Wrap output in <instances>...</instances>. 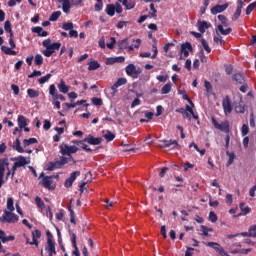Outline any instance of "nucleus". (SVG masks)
Listing matches in <instances>:
<instances>
[{"mask_svg":"<svg viewBox=\"0 0 256 256\" xmlns=\"http://www.w3.org/2000/svg\"><path fill=\"white\" fill-rule=\"evenodd\" d=\"M19 216L11 211H4V214L0 217V223H17Z\"/></svg>","mask_w":256,"mask_h":256,"instance_id":"1","label":"nucleus"},{"mask_svg":"<svg viewBox=\"0 0 256 256\" xmlns=\"http://www.w3.org/2000/svg\"><path fill=\"white\" fill-rule=\"evenodd\" d=\"M78 151H79V148L75 145L69 146L68 144H65V143H62L60 145V153L63 156L67 155L68 157H71L72 153H77Z\"/></svg>","mask_w":256,"mask_h":256,"instance_id":"2","label":"nucleus"},{"mask_svg":"<svg viewBox=\"0 0 256 256\" xmlns=\"http://www.w3.org/2000/svg\"><path fill=\"white\" fill-rule=\"evenodd\" d=\"M40 179L42 178L41 185L44 189H49V191H53L55 186H53V176H45V173L40 174Z\"/></svg>","mask_w":256,"mask_h":256,"instance_id":"3","label":"nucleus"},{"mask_svg":"<svg viewBox=\"0 0 256 256\" xmlns=\"http://www.w3.org/2000/svg\"><path fill=\"white\" fill-rule=\"evenodd\" d=\"M206 247H212L214 251H217L219 255H225V256H231L229 255L223 247H221V244L217 242H202Z\"/></svg>","mask_w":256,"mask_h":256,"instance_id":"4","label":"nucleus"},{"mask_svg":"<svg viewBox=\"0 0 256 256\" xmlns=\"http://www.w3.org/2000/svg\"><path fill=\"white\" fill-rule=\"evenodd\" d=\"M212 125H214L215 129L222 131L223 133H229V121H223L221 124L217 121V119L212 118Z\"/></svg>","mask_w":256,"mask_h":256,"instance_id":"5","label":"nucleus"},{"mask_svg":"<svg viewBox=\"0 0 256 256\" xmlns=\"http://www.w3.org/2000/svg\"><path fill=\"white\" fill-rule=\"evenodd\" d=\"M222 107L225 115H231L233 111V105L231 104V98L229 96H225L222 99Z\"/></svg>","mask_w":256,"mask_h":256,"instance_id":"6","label":"nucleus"},{"mask_svg":"<svg viewBox=\"0 0 256 256\" xmlns=\"http://www.w3.org/2000/svg\"><path fill=\"white\" fill-rule=\"evenodd\" d=\"M0 253H5V249H3V244L2 243H7V241H15V237L13 235L7 236L5 231L0 230Z\"/></svg>","mask_w":256,"mask_h":256,"instance_id":"7","label":"nucleus"},{"mask_svg":"<svg viewBox=\"0 0 256 256\" xmlns=\"http://www.w3.org/2000/svg\"><path fill=\"white\" fill-rule=\"evenodd\" d=\"M81 175V171H74L70 174V177L67 178L64 182V186L69 189L70 187H73V183H75V180L77 177Z\"/></svg>","mask_w":256,"mask_h":256,"instance_id":"8","label":"nucleus"},{"mask_svg":"<svg viewBox=\"0 0 256 256\" xmlns=\"http://www.w3.org/2000/svg\"><path fill=\"white\" fill-rule=\"evenodd\" d=\"M140 73L141 72L137 70V67H135L134 64H129L128 66H126V74L129 77H133V79H137Z\"/></svg>","mask_w":256,"mask_h":256,"instance_id":"9","label":"nucleus"},{"mask_svg":"<svg viewBox=\"0 0 256 256\" xmlns=\"http://www.w3.org/2000/svg\"><path fill=\"white\" fill-rule=\"evenodd\" d=\"M67 163H72V165H75L77 161L75 160V158H73V156H69L68 158L65 156H61L60 160L57 161V165L60 169L61 167H63V165H67Z\"/></svg>","mask_w":256,"mask_h":256,"instance_id":"10","label":"nucleus"},{"mask_svg":"<svg viewBox=\"0 0 256 256\" xmlns=\"http://www.w3.org/2000/svg\"><path fill=\"white\" fill-rule=\"evenodd\" d=\"M162 145L160 147H171V149H181V145L177 140H161Z\"/></svg>","mask_w":256,"mask_h":256,"instance_id":"11","label":"nucleus"},{"mask_svg":"<svg viewBox=\"0 0 256 256\" xmlns=\"http://www.w3.org/2000/svg\"><path fill=\"white\" fill-rule=\"evenodd\" d=\"M84 141H86V143L89 145H101V143H103V138H95L93 135L89 134L86 138H84Z\"/></svg>","mask_w":256,"mask_h":256,"instance_id":"12","label":"nucleus"},{"mask_svg":"<svg viewBox=\"0 0 256 256\" xmlns=\"http://www.w3.org/2000/svg\"><path fill=\"white\" fill-rule=\"evenodd\" d=\"M122 85H127V78H119L111 87V90L113 91L112 95H115L117 93V89L119 87H122Z\"/></svg>","mask_w":256,"mask_h":256,"instance_id":"13","label":"nucleus"},{"mask_svg":"<svg viewBox=\"0 0 256 256\" xmlns=\"http://www.w3.org/2000/svg\"><path fill=\"white\" fill-rule=\"evenodd\" d=\"M223 27H229V23L227 22V20L217 26V29L218 31H220L221 35H230V33L233 31L232 28L224 29Z\"/></svg>","mask_w":256,"mask_h":256,"instance_id":"14","label":"nucleus"},{"mask_svg":"<svg viewBox=\"0 0 256 256\" xmlns=\"http://www.w3.org/2000/svg\"><path fill=\"white\" fill-rule=\"evenodd\" d=\"M197 27H198V31L200 33H205V31H207V29H210L211 27V23L205 21V20H198L197 22Z\"/></svg>","mask_w":256,"mask_h":256,"instance_id":"15","label":"nucleus"},{"mask_svg":"<svg viewBox=\"0 0 256 256\" xmlns=\"http://www.w3.org/2000/svg\"><path fill=\"white\" fill-rule=\"evenodd\" d=\"M37 239H41V230L39 229L32 231V242H30V245L39 247V241Z\"/></svg>","mask_w":256,"mask_h":256,"instance_id":"16","label":"nucleus"},{"mask_svg":"<svg viewBox=\"0 0 256 256\" xmlns=\"http://www.w3.org/2000/svg\"><path fill=\"white\" fill-rule=\"evenodd\" d=\"M229 7V4H223V5H216L211 8L212 15H217V13H223V11L227 10Z\"/></svg>","mask_w":256,"mask_h":256,"instance_id":"17","label":"nucleus"},{"mask_svg":"<svg viewBox=\"0 0 256 256\" xmlns=\"http://www.w3.org/2000/svg\"><path fill=\"white\" fill-rule=\"evenodd\" d=\"M189 51H193V46L191 45V43H183L181 45V53L184 55V57H189Z\"/></svg>","mask_w":256,"mask_h":256,"instance_id":"18","label":"nucleus"},{"mask_svg":"<svg viewBox=\"0 0 256 256\" xmlns=\"http://www.w3.org/2000/svg\"><path fill=\"white\" fill-rule=\"evenodd\" d=\"M232 79L238 83V85H244L245 83V75H243L241 72L234 73Z\"/></svg>","mask_w":256,"mask_h":256,"instance_id":"19","label":"nucleus"},{"mask_svg":"<svg viewBox=\"0 0 256 256\" xmlns=\"http://www.w3.org/2000/svg\"><path fill=\"white\" fill-rule=\"evenodd\" d=\"M12 161H16L14 164L19 168V167H25V165H28L29 162H27V159L24 156H18Z\"/></svg>","mask_w":256,"mask_h":256,"instance_id":"20","label":"nucleus"},{"mask_svg":"<svg viewBox=\"0 0 256 256\" xmlns=\"http://www.w3.org/2000/svg\"><path fill=\"white\" fill-rule=\"evenodd\" d=\"M239 5L237 6L236 12L234 13L233 17H232V21H237V19H239V17H241V11L243 9V1L242 0H238Z\"/></svg>","mask_w":256,"mask_h":256,"instance_id":"21","label":"nucleus"},{"mask_svg":"<svg viewBox=\"0 0 256 256\" xmlns=\"http://www.w3.org/2000/svg\"><path fill=\"white\" fill-rule=\"evenodd\" d=\"M71 241L72 247L74 248L73 255L81 256V254L79 253V248L77 247V235L72 234Z\"/></svg>","mask_w":256,"mask_h":256,"instance_id":"22","label":"nucleus"},{"mask_svg":"<svg viewBox=\"0 0 256 256\" xmlns=\"http://www.w3.org/2000/svg\"><path fill=\"white\" fill-rule=\"evenodd\" d=\"M58 3H62V11L64 13H69L71 11V1L70 0H61Z\"/></svg>","mask_w":256,"mask_h":256,"instance_id":"23","label":"nucleus"},{"mask_svg":"<svg viewBox=\"0 0 256 256\" xmlns=\"http://www.w3.org/2000/svg\"><path fill=\"white\" fill-rule=\"evenodd\" d=\"M5 167L9 169V159L8 158H1L0 159V173L5 174Z\"/></svg>","mask_w":256,"mask_h":256,"instance_id":"24","label":"nucleus"},{"mask_svg":"<svg viewBox=\"0 0 256 256\" xmlns=\"http://www.w3.org/2000/svg\"><path fill=\"white\" fill-rule=\"evenodd\" d=\"M85 143H87V141H85V139L76 141V145H78V147H81V149H83L84 151L91 153V151H93V150Z\"/></svg>","mask_w":256,"mask_h":256,"instance_id":"25","label":"nucleus"},{"mask_svg":"<svg viewBox=\"0 0 256 256\" xmlns=\"http://www.w3.org/2000/svg\"><path fill=\"white\" fill-rule=\"evenodd\" d=\"M101 67L98 61L94 60L88 63V71H97Z\"/></svg>","mask_w":256,"mask_h":256,"instance_id":"26","label":"nucleus"},{"mask_svg":"<svg viewBox=\"0 0 256 256\" xmlns=\"http://www.w3.org/2000/svg\"><path fill=\"white\" fill-rule=\"evenodd\" d=\"M226 155L229 157L226 163V167H231V165H233V162L235 161V152L226 151Z\"/></svg>","mask_w":256,"mask_h":256,"instance_id":"27","label":"nucleus"},{"mask_svg":"<svg viewBox=\"0 0 256 256\" xmlns=\"http://www.w3.org/2000/svg\"><path fill=\"white\" fill-rule=\"evenodd\" d=\"M17 121L20 129H23V127H27V118L25 116L19 115Z\"/></svg>","mask_w":256,"mask_h":256,"instance_id":"28","label":"nucleus"},{"mask_svg":"<svg viewBox=\"0 0 256 256\" xmlns=\"http://www.w3.org/2000/svg\"><path fill=\"white\" fill-rule=\"evenodd\" d=\"M122 5L125 6L126 11H131V9H135V2L129 0H122Z\"/></svg>","mask_w":256,"mask_h":256,"instance_id":"29","label":"nucleus"},{"mask_svg":"<svg viewBox=\"0 0 256 256\" xmlns=\"http://www.w3.org/2000/svg\"><path fill=\"white\" fill-rule=\"evenodd\" d=\"M1 52L5 53V55H17V51L13 50V48H9L7 46H1Z\"/></svg>","mask_w":256,"mask_h":256,"instance_id":"30","label":"nucleus"},{"mask_svg":"<svg viewBox=\"0 0 256 256\" xmlns=\"http://www.w3.org/2000/svg\"><path fill=\"white\" fill-rule=\"evenodd\" d=\"M200 228L202 229V233H200L202 237H209V233H213V228H209L205 225H201Z\"/></svg>","mask_w":256,"mask_h":256,"instance_id":"31","label":"nucleus"},{"mask_svg":"<svg viewBox=\"0 0 256 256\" xmlns=\"http://www.w3.org/2000/svg\"><path fill=\"white\" fill-rule=\"evenodd\" d=\"M13 149H16L18 153H25V150L23 149V147H21V140H19V138L15 140L13 144Z\"/></svg>","mask_w":256,"mask_h":256,"instance_id":"32","label":"nucleus"},{"mask_svg":"<svg viewBox=\"0 0 256 256\" xmlns=\"http://www.w3.org/2000/svg\"><path fill=\"white\" fill-rule=\"evenodd\" d=\"M60 93H69V86H66L65 81L61 80L58 84Z\"/></svg>","mask_w":256,"mask_h":256,"instance_id":"33","label":"nucleus"},{"mask_svg":"<svg viewBox=\"0 0 256 256\" xmlns=\"http://www.w3.org/2000/svg\"><path fill=\"white\" fill-rule=\"evenodd\" d=\"M106 13L109 17H113L115 15V4H108L106 6Z\"/></svg>","mask_w":256,"mask_h":256,"instance_id":"34","label":"nucleus"},{"mask_svg":"<svg viewBox=\"0 0 256 256\" xmlns=\"http://www.w3.org/2000/svg\"><path fill=\"white\" fill-rule=\"evenodd\" d=\"M45 251L49 253V256L57 255V250H55V244H48Z\"/></svg>","mask_w":256,"mask_h":256,"instance_id":"35","label":"nucleus"},{"mask_svg":"<svg viewBox=\"0 0 256 256\" xmlns=\"http://www.w3.org/2000/svg\"><path fill=\"white\" fill-rule=\"evenodd\" d=\"M48 49L52 52V54L55 53V51H59V49H61V42L52 43Z\"/></svg>","mask_w":256,"mask_h":256,"instance_id":"36","label":"nucleus"},{"mask_svg":"<svg viewBox=\"0 0 256 256\" xmlns=\"http://www.w3.org/2000/svg\"><path fill=\"white\" fill-rule=\"evenodd\" d=\"M129 45V39H123L118 41V48L123 50V49H127V46Z\"/></svg>","mask_w":256,"mask_h":256,"instance_id":"37","label":"nucleus"},{"mask_svg":"<svg viewBox=\"0 0 256 256\" xmlns=\"http://www.w3.org/2000/svg\"><path fill=\"white\" fill-rule=\"evenodd\" d=\"M103 137L104 139H106L107 143H110V141H113V139H115V134L107 130L106 133L103 135Z\"/></svg>","mask_w":256,"mask_h":256,"instance_id":"38","label":"nucleus"},{"mask_svg":"<svg viewBox=\"0 0 256 256\" xmlns=\"http://www.w3.org/2000/svg\"><path fill=\"white\" fill-rule=\"evenodd\" d=\"M35 143H38L37 138H29L23 140L24 147H29V145H35Z\"/></svg>","mask_w":256,"mask_h":256,"instance_id":"39","label":"nucleus"},{"mask_svg":"<svg viewBox=\"0 0 256 256\" xmlns=\"http://www.w3.org/2000/svg\"><path fill=\"white\" fill-rule=\"evenodd\" d=\"M27 95H28V97H30V99H35V97L39 96V91L29 88L27 90Z\"/></svg>","mask_w":256,"mask_h":256,"instance_id":"40","label":"nucleus"},{"mask_svg":"<svg viewBox=\"0 0 256 256\" xmlns=\"http://www.w3.org/2000/svg\"><path fill=\"white\" fill-rule=\"evenodd\" d=\"M240 209L242 213L240 215H248V213H251V208L249 206L245 207V203H240Z\"/></svg>","mask_w":256,"mask_h":256,"instance_id":"41","label":"nucleus"},{"mask_svg":"<svg viewBox=\"0 0 256 256\" xmlns=\"http://www.w3.org/2000/svg\"><path fill=\"white\" fill-rule=\"evenodd\" d=\"M34 65L38 67L43 65V56L41 54H36L34 58Z\"/></svg>","mask_w":256,"mask_h":256,"instance_id":"42","label":"nucleus"},{"mask_svg":"<svg viewBox=\"0 0 256 256\" xmlns=\"http://www.w3.org/2000/svg\"><path fill=\"white\" fill-rule=\"evenodd\" d=\"M35 203H36V207H38V209H43V207H45V202H43V200L41 199V197L36 196L34 199Z\"/></svg>","mask_w":256,"mask_h":256,"instance_id":"43","label":"nucleus"},{"mask_svg":"<svg viewBox=\"0 0 256 256\" xmlns=\"http://www.w3.org/2000/svg\"><path fill=\"white\" fill-rule=\"evenodd\" d=\"M153 115H154L153 112H146L145 113L146 119L141 118L140 123H149V121H151V119H153Z\"/></svg>","mask_w":256,"mask_h":256,"instance_id":"44","label":"nucleus"},{"mask_svg":"<svg viewBox=\"0 0 256 256\" xmlns=\"http://www.w3.org/2000/svg\"><path fill=\"white\" fill-rule=\"evenodd\" d=\"M46 236H47V245H55V241L53 240V234L51 233V231L47 230Z\"/></svg>","mask_w":256,"mask_h":256,"instance_id":"45","label":"nucleus"},{"mask_svg":"<svg viewBox=\"0 0 256 256\" xmlns=\"http://www.w3.org/2000/svg\"><path fill=\"white\" fill-rule=\"evenodd\" d=\"M68 211L70 213V222L73 223V225H77V221L75 220V212L73 211V208H71V205L68 206Z\"/></svg>","mask_w":256,"mask_h":256,"instance_id":"46","label":"nucleus"},{"mask_svg":"<svg viewBox=\"0 0 256 256\" xmlns=\"http://www.w3.org/2000/svg\"><path fill=\"white\" fill-rule=\"evenodd\" d=\"M161 93L162 95H167L171 93V83H167L166 85H164L161 89Z\"/></svg>","mask_w":256,"mask_h":256,"instance_id":"47","label":"nucleus"},{"mask_svg":"<svg viewBox=\"0 0 256 256\" xmlns=\"http://www.w3.org/2000/svg\"><path fill=\"white\" fill-rule=\"evenodd\" d=\"M201 45L203 49H205L206 53H211V47H209V43H207V40H205V38L201 39Z\"/></svg>","mask_w":256,"mask_h":256,"instance_id":"48","label":"nucleus"},{"mask_svg":"<svg viewBox=\"0 0 256 256\" xmlns=\"http://www.w3.org/2000/svg\"><path fill=\"white\" fill-rule=\"evenodd\" d=\"M4 29H5L6 33H9L10 35H13V29L11 28V22L9 20H7L4 23Z\"/></svg>","mask_w":256,"mask_h":256,"instance_id":"49","label":"nucleus"},{"mask_svg":"<svg viewBox=\"0 0 256 256\" xmlns=\"http://www.w3.org/2000/svg\"><path fill=\"white\" fill-rule=\"evenodd\" d=\"M62 29L64 31H71V30H73V22H64L62 24Z\"/></svg>","mask_w":256,"mask_h":256,"instance_id":"50","label":"nucleus"},{"mask_svg":"<svg viewBox=\"0 0 256 256\" xmlns=\"http://www.w3.org/2000/svg\"><path fill=\"white\" fill-rule=\"evenodd\" d=\"M49 79H51V74H47L41 78L38 79V83L40 85H45V83H47V81H49Z\"/></svg>","mask_w":256,"mask_h":256,"instance_id":"51","label":"nucleus"},{"mask_svg":"<svg viewBox=\"0 0 256 256\" xmlns=\"http://www.w3.org/2000/svg\"><path fill=\"white\" fill-rule=\"evenodd\" d=\"M256 8V2H252L249 4L246 8V15H251L253 13V10Z\"/></svg>","mask_w":256,"mask_h":256,"instance_id":"52","label":"nucleus"},{"mask_svg":"<svg viewBox=\"0 0 256 256\" xmlns=\"http://www.w3.org/2000/svg\"><path fill=\"white\" fill-rule=\"evenodd\" d=\"M49 95H51L53 99H55L56 95H58L57 88H55V84L49 86Z\"/></svg>","mask_w":256,"mask_h":256,"instance_id":"53","label":"nucleus"},{"mask_svg":"<svg viewBox=\"0 0 256 256\" xmlns=\"http://www.w3.org/2000/svg\"><path fill=\"white\" fill-rule=\"evenodd\" d=\"M91 101L96 107H101V105H103V99L101 98L94 97L91 99Z\"/></svg>","mask_w":256,"mask_h":256,"instance_id":"54","label":"nucleus"},{"mask_svg":"<svg viewBox=\"0 0 256 256\" xmlns=\"http://www.w3.org/2000/svg\"><path fill=\"white\" fill-rule=\"evenodd\" d=\"M61 17V11L53 12L49 18V21H57Z\"/></svg>","mask_w":256,"mask_h":256,"instance_id":"55","label":"nucleus"},{"mask_svg":"<svg viewBox=\"0 0 256 256\" xmlns=\"http://www.w3.org/2000/svg\"><path fill=\"white\" fill-rule=\"evenodd\" d=\"M7 209L10 212L15 211V206H13V198H8L7 199Z\"/></svg>","mask_w":256,"mask_h":256,"instance_id":"56","label":"nucleus"},{"mask_svg":"<svg viewBox=\"0 0 256 256\" xmlns=\"http://www.w3.org/2000/svg\"><path fill=\"white\" fill-rule=\"evenodd\" d=\"M235 111L236 113H240V114L245 113V105L239 103L238 105L235 106Z\"/></svg>","mask_w":256,"mask_h":256,"instance_id":"57","label":"nucleus"},{"mask_svg":"<svg viewBox=\"0 0 256 256\" xmlns=\"http://www.w3.org/2000/svg\"><path fill=\"white\" fill-rule=\"evenodd\" d=\"M249 133V126L247 124H243L241 127V135L245 137Z\"/></svg>","mask_w":256,"mask_h":256,"instance_id":"58","label":"nucleus"},{"mask_svg":"<svg viewBox=\"0 0 256 256\" xmlns=\"http://www.w3.org/2000/svg\"><path fill=\"white\" fill-rule=\"evenodd\" d=\"M55 169H60L57 161L49 162L48 171H55Z\"/></svg>","mask_w":256,"mask_h":256,"instance_id":"59","label":"nucleus"},{"mask_svg":"<svg viewBox=\"0 0 256 256\" xmlns=\"http://www.w3.org/2000/svg\"><path fill=\"white\" fill-rule=\"evenodd\" d=\"M150 10L152 12H149L150 17H157V9H155V4H150Z\"/></svg>","mask_w":256,"mask_h":256,"instance_id":"60","label":"nucleus"},{"mask_svg":"<svg viewBox=\"0 0 256 256\" xmlns=\"http://www.w3.org/2000/svg\"><path fill=\"white\" fill-rule=\"evenodd\" d=\"M209 220L211 221V223H217V214H215V212L211 211L209 213Z\"/></svg>","mask_w":256,"mask_h":256,"instance_id":"61","label":"nucleus"},{"mask_svg":"<svg viewBox=\"0 0 256 256\" xmlns=\"http://www.w3.org/2000/svg\"><path fill=\"white\" fill-rule=\"evenodd\" d=\"M152 51H153V55L151 56V59H155L157 57V54L159 53V50L157 49V44L154 43L152 45Z\"/></svg>","mask_w":256,"mask_h":256,"instance_id":"62","label":"nucleus"},{"mask_svg":"<svg viewBox=\"0 0 256 256\" xmlns=\"http://www.w3.org/2000/svg\"><path fill=\"white\" fill-rule=\"evenodd\" d=\"M110 41V43L106 44V47H108V49H113V47H115V43H117V40H115V37H111Z\"/></svg>","mask_w":256,"mask_h":256,"instance_id":"63","label":"nucleus"},{"mask_svg":"<svg viewBox=\"0 0 256 256\" xmlns=\"http://www.w3.org/2000/svg\"><path fill=\"white\" fill-rule=\"evenodd\" d=\"M11 90L13 91L14 95H19V86L16 84L11 85Z\"/></svg>","mask_w":256,"mask_h":256,"instance_id":"64","label":"nucleus"}]
</instances>
